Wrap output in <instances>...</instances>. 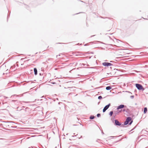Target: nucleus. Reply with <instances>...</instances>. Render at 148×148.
<instances>
[{
    "instance_id": "nucleus-3",
    "label": "nucleus",
    "mask_w": 148,
    "mask_h": 148,
    "mask_svg": "<svg viewBox=\"0 0 148 148\" xmlns=\"http://www.w3.org/2000/svg\"><path fill=\"white\" fill-rule=\"evenodd\" d=\"M103 65L105 66H109L112 65V64L109 63L105 62L102 64Z\"/></svg>"
},
{
    "instance_id": "nucleus-15",
    "label": "nucleus",
    "mask_w": 148,
    "mask_h": 148,
    "mask_svg": "<svg viewBox=\"0 0 148 148\" xmlns=\"http://www.w3.org/2000/svg\"><path fill=\"white\" fill-rule=\"evenodd\" d=\"M132 121H131L129 123V124L130 125H131L132 124Z\"/></svg>"
},
{
    "instance_id": "nucleus-6",
    "label": "nucleus",
    "mask_w": 148,
    "mask_h": 148,
    "mask_svg": "<svg viewBox=\"0 0 148 148\" xmlns=\"http://www.w3.org/2000/svg\"><path fill=\"white\" fill-rule=\"evenodd\" d=\"M115 123L117 125H121L120 123L117 120H115Z\"/></svg>"
},
{
    "instance_id": "nucleus-1",
    "label": "nucleus",
    "mask_w": 148,
    "mask_h": 148,
    "mask_svg": "<svg viewBox=\"0 0 148 148\" xmlns=\"http://www.w3.org/2000/svg\"><path fill=\"white\" fill-rule=\"evenodd\" d=\"M136 87L139 90H144V88L140 84H136Z\"/></svg>"
},
{
    "instance_id": "nucleus-10",
    "label": "nucleus",
    "mask_w": 148,
    "mask_h": 148,
    "mask_svg": "<svg viewBox=\"0 0 148 148\" xmlns=\"http://www.w3.org/2000/svg\"><path fill=\"white\" fill-rule=\"evenodd\" d=\"M113 113V112L112 111L110 112V115L111 116H112Z\"/></svg>"
},
{
    "instance_id": "nucleus-4",
    "label": "nucleus",
    "mask_w": 148,
    "mask_h": 148,
    "mask_svg": "<svg viewBox=\"0 0 148 148\" xmlns=\"http://www.w3.org/2000/svg\"><path fill=\"white\" fill-rule=\"evenodd\" d=\"M110 105V104L109 103L108 105L105 106V107L104 108H103V112H105V111L109 107Z\"/></svg>"
},
{
    "instance_id": "nucleus-5",
    "label": "nucleus",
    "mask_w": 148,
    "mask_h": 148,
    "mask_svg": "<svg viewBox=\"0 0 148 148\" xmlns=\"http://www.w3.org/2000/svg\"><path fill=\"white\" fill-rule=\"evenodd\" d=\"M124 107V106L123 105H120L117 108V109L119 110L120 109Z\"/></svg>"
},
{
    "instance_id": "nucleus-14",
    "label": "nucleus",
    "mask_w": 148,
    "mask_h": 148,
    "mask_svg": "<svg viewBox=\"0 0 148 148\" xmlns=\"http://www.w3.org/2000/svg\"><path fill=\"white\" fill-rule=\"evenodd\" d=\"M130 97H131V98H132V99H133V98H134V96H130Z\"/></svg>"
},
{
    "instance_id": "nucleus-13",
    "label": "nucleus",
    "mask_w": 148,
    "mask_h": 148,
    "mask_svg": "<svg viewBox=\"0 0 148 148\" xmlns=\"http://www.w3.org/2000/svg\"><path fill=\"white\" fill-rule=\"evenodd\" d=\"M101 115H100V114H98L97 115V116L98 117H99Z\"/></svg>"
},
{
    "instance_id": "nucleus-2",
    "label": "nucleus",
    "mask_w": 148,
    "mask_h": 148,
    "mask_svg": "<svg viewBox=\"0 0 148 148\" xmlns=\"http://www.w3.org/2000/svg\"><path fill=\"white\" fill-rule=\"evenodd\" d=\"M131 117H128L126 120V121L125 122V123H124V125H126L130 121H131Z\"/></svg>"
},
{
    "instance_id": "nucleus-9",
    "label": "nucleus",
    "mask_w": 148,
    "mask_h": 148,
    "mask_svg": "<svg viewBox=\"0 0 148 148\" xmlns=\"http://www.w3.org/2000/svg\"><path fill=\"white\" fill-rule=\"evenodd\" d=\"M106 89L107 90H110L111 89V87L110 86H108L106 87Z\"/></svg>"
},
{
    "instance_id": "nucleus-8",
    "label": "nucleus",
    "mask_w": 148,
    "mask_h": 148,
    "mask_svg": "<svg viewBox=\"0 0 148 148\" xmlns=\"http://www.w3.org/2000/svg\"><path fill=\"white\" fill-rule=\"evenodd\" d=\"M147 111V109L146 108H145L144 109V113L145 114Z\"/></svg>"
},
{
    "instance_id": "nucleus-7",
    "label": "nucleus",
    "mask_w": 148,
    "mask_h": 148,
    "mask_svg": "<svg viewBox=\"0 0 148 148\" xmlns=\"http://www.w3.org/2000/svg\"><path fill=\"white\" fill-rule=\"evenodd\" d=\"M34 74L35 75H36L37 74V71L36 68H35L34 69Z\"/></svg>"
},
{
    "instance_id": "nucleus-12",
    "label": "nucleus",
    "mask_w": 148,
    "mask_h": 148,
    "mask_svg": "<svg viewBox=\"0 0 148 148\" xmlns=\"http://www.w3.org/2000/svg\"><path fill=\"white\" fill-rule=\"evenodd\" d=\"M102 97L101 96H99L98 97L99 99H102Z\"/></svg>"
},
{
    "instance_id": "nucleus-11",
    "label": "nucleus",
    "mask_w": 148,
    "mask_h": 148,
    "mask_svg": "<svg viewBox=\"0 0 148 148\" xmlns=\"http://www.w3.org/2000/svg\"><path fill=\"white\" fill-rule=\"evenodd\" d=\"M94 118V116H91L90 117V119H93Z\"/></svg>"
}]
</instances>
